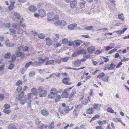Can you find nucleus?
<instances>
[{
  "instance_id": "nucleus-1",
  "label": "nucleus",
  "mask_w": 129,
  "mask_h": 129,
  "mask_svg": "<svg viewBox=\"0 0 129 129\" xmlns=\"http://www.w3.org/2000/svg\"><path fill=\"white\" fill-rule=\"evenodd\" d=\"M39 91V95L40 97H45L46 95L47 92L45 90H44L43 87L41 86L39 87L38 88Z\"/></svg>"
},
{
  "instance_id": "nucleus-2",
  "label": "nucleus",
  "mask_w": 129,
  "mask_h": 129,
  "mask_svg": "<svg viewBox=\"0 0 129 129\" xmlns=\"http://www.w3.org/2000/svg\"><path fill=\"white\" fill-rule=\"evenodd\" d=\"M56 16H58L57 15H55V14L52 12H49L48 15L47 20L49 21H53V20L55 19V17Z\"/></svg>"
},
{
  "instance_id": "nucleus-3",
  "label": "nucleus",
  "mask_w": 129,
  "mask_h": 129,
  "mask_svg": "<svg viewBox=\"0 0 129 129\" xmlns=\"http://www.w3.org/2000/svg\"><path fill=\"white\" fill-rule=\"evenodd\" d=\"M73 87H70L69 88H66L64 91L61 95V96L62 98H67L68 97L69 93L68 91H69V90L71 89Z\"/></svg>"
},
{
  "instance_id": "nucleus-4",
  "label": "nucleus",
  "mask_w": 129,
  "mask_h": 129,
  "mask_svg": "<svg viewBox=\"0 0 129 129\" xmlns=\"http://www.w3.org/2000/svg\"><path fill=\"white\" fill-rule=\"evenodd\" d=\"M33 95L31 93H28L27 94V99H26V103L31 104L33 99Z\"/></svg>"
},
{
  "instance_id": "nucleus-5",
  "label": "nucleus",
  "mask_w": 129,
  "mask_h": 129,
  "mask_svg": "<svg viewBox=\"0 0 129 129\" xmlns=\"http://www.w3.org/2000/svg\"><path fill=\"white\" fill-rule=\"evenodd\" d=\"M60 21L59 20V18L58 16H56L55 17V19L52 21V23L54 24V25L56 26L58 25L60 26Z\"/></svg>"
},
{
  "instance_id": "nucleus-6",
  "label": "nucleus",
  "mask_w": 129,
  "mask_h": 129,
  "mask_svg": "<svg viewBox=\"0 0 129 129\" xmlns=\"http://www.w3.org/2000/svg\"><path fill=\"white\" fill-rule=\"evenodd\" d=\"M41 113L43 115L47 116L49 114V111L46 109H43L41 111Z\"/></svg>"
},
{
  "instance_id": "nucleus-7",
  "label": "nucleus",
  "mask_w": 129,
  "mask_h": 129,
  "mask_svg": "<svg viewBox=\"0 0 129 129\" xmlns=\"http://www.w3.org/2000/svg\"><path fill=\"white\" fill-rule=\"evenodd\" d=\"M115 66V65L112 63L110 65L107 64L104 70H112L113 69Z\"/></svg>"
},
{
  "instance_id": "nucleus-8",
  "label": "nucleus",
  "mask_w": 129,
  "mask_h": 129,
  "mask_svg": "<svg viewBox=\"0 0 129 129\" xmlns=\"http://www.w3.org/2000/svg\"><path fill=\"white\" fill-rule=\"evenodd\" d=\"M25 95L24 94V92L21 91L19 94L17 95V97H16V99H18V100L22 99Z\"/></svg>"
},
{
  "instance_id": "nucleus-9",
  "label": "nucleus",
  "mask_w": 129,
  "mask_h": 129,
  "mask_svg": "<svg viewBox=\"0 0 129 129\" xmlns=\"http://www.w3.org/2000/svg\"><path fill=\"white\" fill-rule=\"evenodd\" d=\"M38 13L39 14L40 16L41 17L44 16L46 14L45 11L43 9H41L38 11Z\"/></svg>"
},
{
  "instance_id": "nucleus-10",
  "label": "nucleus",
  "mask_w": 129,
  "mask_h": 129,
  "mask_svg": "<svg viewBox=\"0 0 129 129\" xmlns=\"http://www.w3.org/2000/svg\"><path fill=\"white\" fill-rule=\"evenodd\" d=\"M28 10L31 12H34L36 10V7L34 5H31L29 6L28 8Z\"/></svg>"
},
{
  "instance_id": "nucleus-11",
  "label": "nucleus",
  "mask_w": 129,
  "mask_h": 129,
  "mask_svg": "<svg viewBox=\"0 0 129 129\" xmlns=\"http://www.w3.org/2000/svg\"><path fill=\"white\" fill-rule=\"evenodd\" d=\"M5 43L6 46L9 47H13L14 45V43H10L9 40H6Z\"/></svg>"
},
{
  "instance_id": "nucleus-12",
  "label": "nucleus",
  "mask_w": 129,
  "mask_h": 129,
  "mask_svg": "<svg viewBox=\"0 0 129 129\" xmlns=\"http://www.w3.org/2000/svg\"><path fill=\"white\" fill-rule=\"evenodd\" d=\"M46 62L44 64L45 65H48L50 64H54V60H49V58H48V59H46V61H45Z\"/></svg>"
},
{
  "instance_id": "nucleus-13",
  "label": "nucleus",
  "mask_w": 129,
  "mask_h": 129,
  "mask_svg": "<svg viewBox=\"0 0 129 129\" xmlns=\"http://www.w3.org/2000/svg\"><path fill=\"white\" fill-rule=\"evenodd\" d=\"M38 59L39 61V62H40V64L41 65V64H42L44 62L45 63L46 59H48V57H46L45 58L43 59L42 57H38Z\"/></svg>"
},
{
  "instance_id": "nucleus-14",
  "label": "nucleus",
  "mask_w": 129,
  "mask_h": 129,
  "mask_svg": "<svg viewBox=\"0 0 129 129\" xmlns=\"http://www.w3.org/2000/svg\"><path fill=\"white\" fill-rule=\"evenodd\" d=\"M21 51H19L18 49V50L16 51L15 53V54L17 57L21 56V58L23 57V54L21 52Z\"/></svg>"
},
{
  "instance_id": "nucleus-15",
  "label": "nucleus",
  "mask_w": 129,
  "mask_h": 129,
  "mask_svg": "<svg viewBox=\"0 0 129 129\" xmlns=\"http://www.w3.org/2000/svg\"><path fill=\"white\" fill-rule=\"evenodd\" d=\"M94 110L93 108L90 107L88 108L86 111V113L89 114H92L94 113Z\"/></svg>"
},
{
  "instance_id": "nucleus-16",
  "label": "nucleus",
  "mask_w": 129,
  "mask_h": 129,
  "mask_svg": "<svg viewBox=\"0 0 129 129\" xmlns=\"http://www.w3.org/2000/svg\"><path fill=\"white\" fill-rule=\"evenodd\" d=\"M101 106V105L100 104H94L93 105V107L94 109L99 110L100 109Z\"/></svg>"
},
{
  "instance_id": "nucleus-17",
  "label": "nucleus",
  "mask_w": 129,
  "mask_h": 129,
  "mask_svg": "<svg viewBox=\"0 0 129 129\" xmlns=\"http://www.w3.org/2000/svg\"><path fill=\"white\" fill-rule=\"evenodd\" d=\"M70 81V79L68 78H65L63 80V82L65 84L69 85L71 84V83L69 82Z\"/></svg>"
},
{
  "instance_id": "nucleus-18",
  "label": "nucleus",
  "mask_w": 129,
  "mask_h": 129,
  "mask_svg": "<svg viewBox=\"0 0 129 129\" xmlns=\"http://www.w3.org/2000/svg\"><path fill=\"white\" fill-rule=\"evenodd\" d=\"M87 49L89 53H92L95 50V48L94 46H91L88 48Z\"/></svg>"
},
{
  "instance_id": "nucleus-19",
  "label": "nucleus",
  "mask_w": 129,
  "mask_h": 129,
  "mask_svg": "<svg viewBox=\"0 0 129 129\" xmlns=\"http://www.w3.org/2000/svg\"><path fill=\"white\" fill-rule=\"evenodd\" d=\"M70 5L71 8H73L76 7L77 5V4L75 1H73L70 2Z\"/></svg>"
},
{
  "instance_id": "nucleus-20",
  "label": "nucleus",
  "mask_w": 129,
  "mask_h": 129,
  "mask_svg": "<svg viewBox=\"0 0 129 129\" xmlns=\"http://www.w3.org/2000/svg\"><path fill=\"white\" fill-rule=\"evenodd\" d=\"M18 49L19 51L22 50L24 51H27L28 50V47L26 46L23 48L22 46H20L18 47Z\"/></svg>"
},
{
  "instance_id": "nucleus-21",
  "label": "nucleus",
  "mask_w": 129,
  "mask_h": 129,
  "mask_svg": "<svg viewBox=\"0 0 129 129\" xmlns=\"http://www.w3.org/2000/svg\"><path fill=\"white\" fill-rule=\"evenodd\" d=\"M77 25L76 24H71L68 26V28L70 30H72L74 29L75 28L77 27Z\"/></svg>"
},
{
  "instance_id": "nucleus-22",
  "label": "nucleus",
  "mask_w": 129,
  "mask_h": 129,
  "mask_svg": "<svg viewBox=\"0 0 129 129\" xmlns=\"http://www.w3.org/2000/svg\"><path fill=\"white\" fill-rule=\"evenodd\" d=\"M46 44L47 46H49L52 45V40L49 38H46Z\"/></svg>"
},
{
  "instance_id": "nucleus-23",
  "label": "nucleus",
  "mask_w": 129,
  "mask_h": 129,
  "mask_svg": "<svg viewBox=\"0 0 129 129\" xmlns=\"http://www.w3.org/2000/svg\"><path fill=\"white\" fill-rule=\"evenodd\" d=\"M55 98V103H57L61 99V97L60 95L58 94H57L56 95Z\"/></svg>"
},
{
  "instance_id": "nucleus-24",
  "label": "nucleus",
  "mask_w": 129,
  "mask_h": 129,
  "mask_svg": "<svg viewBox=\"0 0 129 129\" xmlns=\"http://www.w3.org/2000/svg\"><path fill=\"white\" fill-rule=\"evenodd\" d=\"M31 91L32 92V93H31L33 94V95H37L38 94L37 90L36 88H33L31 89Z\"/></svg>"
},
{
  "instance_id": "nucleus-25",
  "label": "nucleus",
  "mask_w": 129,
  "mask_h": 129,
  "mask_svg": "<svg viewBox=\"0 0 129 129\" xmlns=\"http://www.w3.org/2000/svg\"><path fill=\"white\" fill-rule=\"evenodd\" d=\"M56 95L53 93L50 92L48 96V97L49 99H53L55 97Z\"/></svg>"
},
{
  "instance_id": "nucleus-26",
  "label": "nucleus",
  "mask_w": 129,
  "mask_h": 129,
  "mask_svg": "<svg viewBox=\"0 0 129 129\" xmlns=\"http://www.w3.org/2000/svg\"><path fill=\"white\" fill-rule=\"evenodd\" d=\"M60 37V35L58 34H55L53 37V41L56 42H57V40Z\"/></svg>"
},
{
  "instance_id": "nucleus-27",
  "label": "nucleus",
  "mask_w": 129,
  "mask_h": 129,
  "mask_svg": "<svg viewBox=\"0 0 129 129\" xmlns=\"http://www.w3.org/2000/svg\"><path fill=\"white\" fill-rule=\"evenodd\" d=\"M74 45L78 46H80L81 44L82 43V42L80 40H78L74 41Z\"/></svg>"
},
{
  "instance_id": "nucleus-28",
  "label": "nucleus",
  "mask_w": 129,
  "mask_h": 129,
  "mask_svg": "<svg viewBox=\"0 0 129 129\" xmlns=\"http://www.w3.org/2000/svg\"><path fill=\"white\" fill-rule=\"evenodd\" d=\"M10 31V35H13L14 34H15L16 33V30L12 28H11L9 29Z\"/></svg>"
},
{
  "instance_id": "nucleus-29",
  "label": "nucleus",
  "mask_w": 129,
  "mask_h": 129,
  "mask_svg": "<svg viewBox=\"0 0 129 129\" xmlns=\"http://www.w3.org/2000/svg\"><path fill=\"white\" fill-rule=\"evenodd\" d=\"M50 92L53 93L55 95L57 94L58 93V91L56 89L54 88H52L51 89Z\"/></svg>"
},
{
  "instance_id": "nucleus-30",
  "label": "nucleus",
  "mask_w": 129,
  "mask_h": 129,
  "mask_svg": "<svg viewBox=\"0 0 129 129\" xmlns=\"http://www.w3.org/2000/svg\"><path fill=\"white\" fill-rule=\"evenodd\" d=\"M81 53V52L80 51H76L72 54V56L73 57H76L80 54Z\"/></svg>"
},
{
  "instance_id": "nucleus-31",
  "label": "nucleus",
  "mask_w": 129,
  "mask_h": 129,
  "mask_svg": "<svg viewBox=\"0 0 129 129\" xmlns=\"http://www.w3.org/2000/svg\"><path fill=\"white\" fill-rule=\"evenodd\" d=\"M40 62L37 61H35L34 62L32 63V66L35 67H38L40 66Z\"/></svg>"
},
{
  "instance_id": "nucleus-32",
  "label": "nucleus",
  "mask_w": 129,
  "mask_h": 129,
  "mask_svg": "<svg viewBox=\"0 0 129 129\" xmlns=\"http://www.w3.org/2000/svg\"><path fill=\"white\" fill-rule=\"evenodd\" d=\"M81 64L80 61L79 60H78L75 62L74 65L75 67H77L79 66Z\"/></svg>"
},
{
  "instance_id": "nucleus-33",
  "label": "nucleus",
  "mask_w": 129,
  "mask_h": 129,
  "mask_svg": "<svg viewBox=\"0 0 129 129\" xmlns=\"http://www.w3.org/2000/svg\"><path fill=\"white\" fill-rule=\"evenodd\" d=\"M76 92V90L75 89H74L72 91V93L70 94V98H71L72 97H73L74 96Z\"/></svg>"
},
{
  "instance_id": "nucleus-34",
  "label": "nucleus",
  "mask_w": 129,
  "mask_h": 129,
  "mask_svg": "<svg viewBox=\"0 0 129 129\" xmlns=\"http://www.w3.org/2000/svg\"><path fill=\"white\" fill-rule=\"evenodd\" d=\"M82 104L84 105H86L88 103L87 100L85 98H84L81 102Z\"/></svg>"
},
{
  "instance_id": "nucleus-35",
  "label": "nucleus",
  "mask_w": 129,
  "mask_h": 129,
  "mask_svg": "<svg viewBox=\"0 0 129 129\" xmlns=\"http://www.w3.org/2000/svg\"><path fill=\"white\" fill-rule=\"evenodd\" d=\"M82 107V106L81 104H79L78 105L76 106L75 109V110L79 111Z\"/></svg>"
},
{
  "instance_id": "nucleus-36",
  "label": "nucleus",
  "mask_w": 129,
  "mask_h": 129,
  "mask_svg": "<svg viewBox=\"0 0 129 129\" xmlns=\"http://www.w3.org/2000/svg\"><path fill=\"white\" fill-rule=\"evenodd\" d=\"M107 111L108 112H109L111 113H116V112H114V111L111 108L109 107L108 108L107 110Z\"/></svg>"
},
{
  "instance_id": "nucleus-37",
  "label": "nucleus",
  "mask_w": 129,
  "mask_h": 129,
  "mask_svg": "<svg viewBox=\"0 0 129 129\" xmlns=\"http://www.w3.org/2000/svg\"><path fill=\"white\" fill-rule=\"evenodd\" d=\"M18 100L19 101L20 103L22 105L26 103V99H24L22 98Z\"/></svg>"
},
{
  "instance_id": "nucleus-38",
  "label": "nucleus",
  "mask_w": 129,
  "mask_h": 129,
  "mask_svg": "<svg viewBox=\"0 0 129 129\" xmlns=\"http://www.w3.org/2000/svg\"><path fill=\"white\" fill-rule=\"evenodd\" d=\"M22 83L23 82L22 81L19 80L16 82V85L17 86H20Z\"/></svg>"
},
{
  "instance_id": "nucleus-39",
  "label": "nucleus",
  "mask_w": 129,
  "mask_h": 129,
  "mask_svg": "<svg viewBox=\"0 0 129 129\" xmlns=\"http://www.w3.org/2000/svg\"><path fill=\"white\" fill-rule=\"evenodd\" d=\"M60 26H64L66 25L67 22L64 20H62L60 21Z\"/></svg>"
},
{
  "instance_id": "nucleus-40",
  "label": "nucleus",
  "mask_w": 129,
  "mask_h": 129,
  "mask_svg": "<svg viewBox=\"0 0 129 129\" xmlns=\"http://www.w3.org/2000/svg\"><path fill=\"white\" fill-rule=\"evenodd\" d=\"M64 112L65 113L68 114L69 112L70 109L68 106H66L64 109Z\"/></svg>"
},
{
  "instance_id": "nucleus-41",
  "label": "nucleus",
  "mask_w": 129,
  "mask_h": 129,
  "mask_svg": "<svg viewBox=\"0 0 129 129\" xmlns=\"http://www.w3.org/2000/svg\"><path fill=\"white\" fill-rule=\"evenodd\" d=\"M109 77L107 75H106L103 78V80L104 81L108 82L109 81L108 78Z\"/></svg>"
},
{
  "instance_id": "nucleus-42",
  "label": "nucleus",
  "mask_w": 129,
  "mask_h": 129,
  "mask_svg": "<svg viewBox=\"0 0 129 129\" xmlns=\"http://www.w3.org/2000/svg\"><path fill=\"white\" fill-rule=\"evenodd\" d=\"M93 28V26H89L85 27L84 29L87 30H92Z\"/></svg>"
},
{
  "instance_id": "nucleus-43",
  "label": "nucleus",
  "mask_w": 129,
  "mask_h": 129,
  "mask_svg": "<svg viewBox=\"0 0 129 129\" xmlns=\"http://www.w3.org/2000/svg\"><path fill=\"white\" fill-rule=\"evenodd\" d=\"M100 117V116L96 114L94 117H93L91 119L90 122L96 119V118H98Z\"/></svg>"
},
{
  "instance_id": "nucleus-44",
  "label": "nucleus",
  "mask_w": 129,
  "mask_h": 129,
  "mask_svg": "<svg viewBox=\"0 0 129 129\" xmlns=\"http://www.w3.org/2000/svg\"><path fill=\"white\" fill-rule=\"evenodd\" d=\"M60 41L59 42H60ZM61 45V44L57 42L56 44H53V46L54 47L56 48L59 47H60Z\"/></svg>"
},
{
  "instance_id": "nucleus-45",
  "label": "nucleus",
  "mask_w": 129,
  "mask_h": 129,
  "mask_svg": "<svg viewBox=\"0 0 129 129\" xmlns=\"http://www.w3.org/2000/svg\"><path fill=\"white\" fill-rule=\"evenodd\" d=\"M11 56V53H6L4 57L6 59H9Z\"/></svg>"
},
{
  "instance_id": "nucleus-46",
  "label": "nucleus",
  "mask_w": 129,
  "mask_h": 129,
  "mask_svg": "<svg viewBox=\"0 0 129 129\" xmlns=\"http://www.w3.org/2000/svg\"><path fill=\"white\" fill-rule=\"evenodd\" d=\"M113 121L116 122H121V119L119 118H115L113 119Z\"/></svg>"
},
{
  "instance_id": "nucleus-47",
  "label": "nucleus",
  "mask_w": 129,
  "mask_h": 129,
  "mask_svg": "<svg viewBox=\"0 0 129 129\" xmlns=\"http://www.w3.org/2000/svg\"><path fill=\"white\" fill-rule=\"evenodd\" d=\"M14 14L15 17L18 19H20L21 16L17 12H15Z\"/></svg>"
},
{
  "instance_id": "nucleus-48",
  "label": "nucleus",
  "mask_w": 129,
  "mask_h": 129,
  "mask_svg": "<svg viewBox=\"0 0 129 129\" xmlns=\"http://www.w3.org/2000/svg\"><path fill=\"white\" fill-rule=\"evenodd\" d=\"M11 111V110L9 109L4 108L3 110V112L6 114H9Z\"/></svg>"
},
{
  "instance_id": "nucleus-49",
  "label": "nucleus",
  "mask_w": 129,
  "mask_h": 129,
  "mask_svg": "<svg viewBox=\"0 0 129 129\" xmlns=\"http://www.w3.org/2000/svg\"><path fill=\"white\" fill-rule=\"evenodd\" d=\"M15 2H13V3L12 2L11 3V5L9 7V8L10 10H12L13 9L14 7V6L13 4L15 3Z\"/></svg>"
},
{
  "instance_id": "nucleus-50",
  "label": "nucleus",
  "mask_w": 129,
  "mask_h": 129,
  "mask_svg": "<svg viewBox=\"0 0 129 129\" xmlns=\"http://www.w3.org/2000/svg\"><path fill=\"white\" fill-rule=\"evenodd\" d=\"M39 38L41 39H43L45 37V35L43 34H40L38 35Z\"/></svg>"
},
{
  "instance_id": "nucleus-51",
  "label": "nucleus",
  "mask_w": 129,
  "mask_h": 129,
  "mask_svg": "<svg viewBox=\"0 0 129 129\" xmlns=\"http://www.w3.org/2000/svg\"><path fill=\"white\" fill-rule=\"evenodd\" d=\"M17 34H21L22 35V34L23 33V30H22V29L20 28H19L18 30L17 31Z\"/></svg>"
},
{
  "instance_id": "nucleus-52",
  "label": "nucleus",
  "mask_w": 129,
  "mask_h": 129,
  "mask_svg": "<svg viewBox=\"0 0 129 129\" xmlns=\"http://www.w3.org/2000/svg\"><path fill=\"white\" fill-rule=\"evenodd\" d=\"M8 127L9 129H17L14 125H11L8 126Z\"/></svg>"
},
{
  "instance_id": "nucleus-53",
  "label": "nucleus",
  "mask_w": 129,
  "mask_h": 129,
  "mask_svg": "<svg viewBox=\"0 0 129 129\" xmlns=\"http://www.w3.org/2000/svg\"><path fill=\"white\" fill-rule=\"evenodd\" d=\"M27 68L25 67L22 68L21 69V73L23 74L27 70Z\"/></svg>"
},
{
  "instance_id": "nucleus-54",
  "label": "nucleus",
  "mask_w": 129,
  "mask_h": 129,
  "mask_svg": "<svg viewBox=\"0 0 129 129\" xmlns=\"http://www.w3.org/2000/svg\"><path fill=\"white\" fill-rule=\"evenodd\" d=\"M129 60V58H126L124 56L122 58H121V62L122 61H128ZM122 63H121V65Z\"/></svg>"
},
{
  "instance_id": "nucleus-55",
  "label": "nucleus",
  "mask_w": 129,
  "mask_h": 129,
  "mask_svg": "<svg viewBox=\"0 0 129 129\" xmlns=\"http://www.w3.org/2000/svg\"><path fill=\"white\" fill-rule=\"evenodd\" d=\"M105 74L103 73H102L99 75H98L97 77L99 78H103V77L104 76Z\"/></svg>"
},
{
  "instance_id": "nucleus-56",
  "label": "nucleus",
  "mask_w": 129,
  "mask_h": 129,
  "mask_svg": "<svg viewBox=\"0 0 129 129\" xmlns=\"http://www.w3.org/2000/svg\"><path fill=\"white\" fill-rule=\"evenodd\" d=\"M35 72L34 71L30 72L29 73V77H30L35 75Z\"/></svg>"
},
{
  "instance_id": "nucleus-57",
  "label": "nucleus",
  "mask_w": 129,
  "mask_h": 129,
  "mask_svg": "<svg viewBox=\"0 0 129 129\" xmlns=\"http://www.w3.org/2000/svg\"><path fill=\"white\" fill-rule=\"evenodd\" d=\"M11 24L10 23H7L6 24L4 23V27L10 28L11 27Z\"/></svg>"
},
{
  "instance_id": "nucleus-58",
  "label": "nucleus",
  "mask_w": 129,
  "mask_h": 129,
  "mask_svg": "<svg viewBox=\"0 0 129 129\" xmlns=\"http://www.w3.org/2000/svg\"><path fill=\"white\" fill-rule=\"evenodd\" d=\"M62 43L63 44H66L68 43V40L66 39H62Z\"/></svg>"
},
{
  "instance_id": "nucleus-59",
  "label": "nucleus",
  "mask_w": 129,
  "mask_h": 129,
  "mask_svg": "<svg viewBox=\"0 0 129 129\" xmlns=\"http://www.w3.org/2000/svg\"><path fill=\"white\" fill-rule=\"evenodd\" d=\"M61 60L63 61L66 62L68 60L69 57H66L64 58H61Z\"/></svg>"
},
{
  "instance_id": "nucleus-60",
  "label": "nucleus",
  "mask_w": 129,
  "mask_h": 129,
  "mask_svg": "<svg viewBox=\"0 0 129 129\" xmlns=\"http://www.w3.org/2000/svg\"><path fill=\"white\" fill-rule=\"evenodd\" d=\"M33 63V62L32 61H30L29 62H28L26 63L25 66V67L27 68L31 64H32Z\"/></svg>"
},
{
  "instance_id": "nucleus-61",
  "label": "nucleus",
  "mask_w": 129,
  "mask_h": 129,
  "mask_svg": "<svg viewBox=\"0 0 129 129\" xmlns=\"http://www.w3.org/2000/svg\"><path fill=\"white\" fill-rule=\"evenodd\" d=\"M61 59H58L57 58H55L54 61L58 64H60L61 62Z\"/></svg>"
},
{
  "instance_id": "nucleus-62",
  "label": "nucleus",
  "mask_w": 129,
  "mask_h": 129,
  "mask_svg": "<svg viewBox=\"0 0 129 129\" xmlns=\"http://www.w3.org/2000/svg\"><path fill=\"white\" fill-rule=\"evenodd\" d=\"M5 96L4 94L0 93V101H2L4 99Z\"/></svg>"
},
{
  "instance_id": "nucleus-63",
  "label": "nucleus",
  "mask_w": 129,
  "mask_h": 129,
  "mask_svg": "<svg viewBox=\"0 0 129 129\" xmlns=\"http://www.w3.org/2000/svg\"><path fill=\"white\" fill-rule=\"evenodd\" d=\"M14 67V64L13 63H11L9 65L8 69L10 70H12L13 69Z\"/></svg>"
},
{
  "instance_id": "nucleus-64",
  "label": "nucleus",
  "mask_w": 129,
  "mask_h": 129,
  "mask_svg": "<svg viewBox=\"0 0 129 129\" xmlns=\"http://www.w3.org/2000/svg\"><path fill=\"white\" fill-rule=\"evenodd\" d=\"M54 122L53 121L52 122L49 126V129H52L53 128H54Z\"/></svg>"
}]
</instances>
